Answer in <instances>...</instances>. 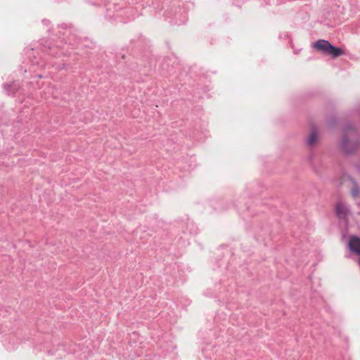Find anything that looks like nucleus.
<instances>
[{
    "label": "nucleus",
    "mask_w": 360,
    "mask_h": 360,
    "mask_svg": "<svg viewBox=\"0 0 360 360\" xmlns=\"http://www.w3.org/2000/svg\"><path fill=\"white\" fill-rule=\"evenodd\" d=\"M350 136H357L355 127L350 123L347 124L343 129V134L340 145V148L343 154L346 155H354L360 146V139L356 137L350 139Z\"/></svg>",
    "instance_id": "obj_1"
},
{
    "label": "nucleus",
    "mask_w": 360,
    "mask_h": 360,
    "mask_svg": "<svg viewBox=\"0 0 360 360\" xmlns=\"http://www.w3.org/2000/svg\"><path fill=\"white\" fill-rule=\"evenodd\" d=\"M348 247L351 252L359 257L357 262L360 266V238L356 236H349Z\"/></svg>",
    "instance_id": "obj_2"
},
{
    "label": "nucleus",
    "mask_w": 360,
    "mask_h": 360,
    "mask_svg": "<svg viewBox=\"0 0 360 360\" xmlns=\"http://www.w3.org/2000/svg\"><path fill=\"white\" fill-rule=\"evenodd\" d=\"M350 214L349 207L342 202H338L335 206V214L340 219H347Z\"/></svg>",
    "instance_id": "obj_3"
},
{
    "label": "nucleus",
    "mask_w": 360,
    "mask_h": 360,
    "mask_svg": "<svg viewBox=\"0 0 360 360\" xmlns=\"http://www.w3.org/2000/svg\"><path fill=\"white\" fill-rule=\"evenodd\" d=\"M330 43L328 40L318 39L314 43L313 46L319 51L327 55Z\"/></svg>",
    "instance_id": "obj_4"
},
{
    "label": "nucleus",
    "mask_w": 360,
    "mask_h": 360,
    "mask_svg": "<svg viewBox=\"0 0 360 360\" xmlns=\"http://www.w3.org/2000/svg\"><path fill=\"white\" fill-rule=\"evenodd\" d=\"M345 51L342 49L338 46H335L332 44H330L328 52L327 55L332 56V58H338L340 56L344 55Z\"/></svg>",
    "instance_id": "obj_5"
},
{
    "label": "nucleus",
    "mask_w": 360,
    "mask_h": 360,
    "mask_svg": "<svg viewBox=\"0 0 360 360\" xmlns=\"http://www.w3.org/2000/svg\"><path fill=\"white\" fill-rule=\"evenodd\" d=\"M4 88L8 95L15 94L19 89L20 85L16 82H12L11 83L4 84Z\"/></svg>",
    "instance_id": "obj_6"
},
{
    "label": "nucleus",
    "mask_w": 360,
    "mask_h": 360,
    "mask_svg": "<svg viewBox=\"0 0 360 360\" xmlns=\"http://www.w3.org/2000/svg\"><path fill=\"white\" fill-rule=\"evenodd\" d=\"M317 137V129L315 127H312L311 134L307 139V144L309 146H312L316 141Z\"/></svg>",
    "instance_id": "obj_7"
},
{
    "label": "nucleus",
    "mask_w": 360,
    "mask_h": 360,
    "mask_svg": "<svg viewBox=\"0 0 360 360\" xmlns=\"http://www.w3.org/2000/svg\"><path fill=\"white\" fill-rule=\"evenodd\" d=\"M353 187L351 191V194L354 198H356L360 194V187L355 180H352Z\"/></svg>",
    "instance_id": "obj_8"
},
{
    "label": "nucleus",
    "mask_w": 360,
    "mask_h": 360,
    "mask_svg": "<svg viewBox=\"0 0 360 360\" xmlns=\"http://www.w3.org/2000/svg\"><path fill=\"white\" fill-rule=\"evenodd\" d=\"M359 205H360V202L359 203Z\"/></svg>",
    "instance_id": "obj_9"
}]
</instances>
